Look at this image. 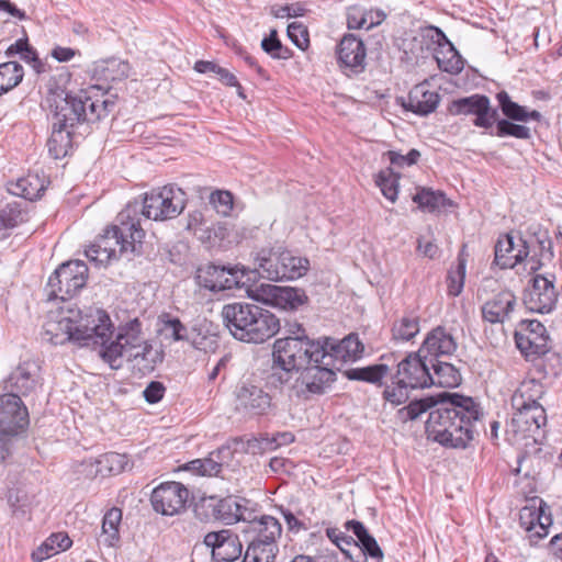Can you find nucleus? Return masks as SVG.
<instances>
[{
  "instance_id": "f257e3e1",
  "label": "nucleus",
  "mask_w": 562,
  "mask_h": 562,
  "mask_svg": "<svg viewBox=\"0 0 562 562\" xmlns=\"http://www.w3.org/2000/svg\"><path fill=\"white\" fill-rule=\"evenodd\" d=\"M480 417V406L472 397L442 393L429 412L426 432L446 448L465 449L474 438V423Z\"/></svg>"
},
{
  "instance_id": "f03ea898",
  "label": "nucleus",
  "mask_w": 562,
  "mask_h": 562,
  "mask_svg": "<svg viewBox=\"0 0 562 562\" xmlns=\"http://www.w3.org/2000/svg\"><path fill=\"white\" fill-rule=\"evenodd\" d=\"M99 356L112 370H119L126 360L134 371L151 373L164 359V353L145 339L138 318L119 325L109 342L100 345Z\"/></svg>"
},
{
  "instance_id": "7ed1b4c3",
  "label": "nucleus",
  "mask_w": 562,
  "mask_h": 562,
  "mask_svg": "<svg viewBox=\"0 0 562 562\" xmlns=\"http://www.w3.org/2000/svg\"><path fill=\"white\" fill-rule=\"evenodd\" d=\"M290 336L279 338L273 344L272 363L267 382L272 387L288 384L294 373L302 371L307 364L321 362L324 350L319 341L308 339L297 323L290 325Z\"/></svg>"
},
{
  "instance_id": "20e7f679",
  "label": "nucleus",
  "mask_w": 562,
  "mask_h": 562,
  "mask_svg": "<svg viewBox=\"0 0 562 562\" xmlns=\"http://www.w3.org/2000/svg\"><path fill=\"white\" fill-rule=\"evenodd\" d=\"M138 211L137 203H128L117 214L116 223L105 228L104 233L85 250L89 261L105 266L122 255L139 251L145 232L140 226Z\"/></svg>"
},
{
  "instance_id": "39448f33",
  "label": "nucleus",
  "mask_w": 562,
  "mask_h": 562,
  "mask_svg": "<svg viewBox=\"0 0 562 562\" xmlns=\"http://www.w3.org/2000/svg\"><path fill=\"white\" fill-rule=\"evenodd\" d=\"M43 329L44 339L55 346L99 347L114 334L111 318H48Z\"/></svg>"
},
{
  "instance_id": "423d86ee",
  "label": "nucleus",
  "mask_w": 562,
  "mask_h": 562,
  "mask_svg": "<svg viewBox=\"0 0 562 562\" xmlns=\"http://www.w3.org/2000/svg\"><path fill=\"white\" fill-rule=\"evenodd\" d=\"M87 279L88 267L83 261L70 260L61 263L47 282V303L50 305L48 313L77 312L79 316H91L74 301L78 291L86 285Z\"/></svg>"
},
{
  "instance_id": "0eeeda50",
  "label": "nucleus",
  "mask_w": 562,
  "mask_h": 562,
  "mask_svg": "<svg viewBox=\"0 0 562 562\" xmlns=\"http://www.w3.org/2000/svg\"><path fill=\"white\" fill-rule=\"evenodd\" d=\"M431 383L428 357L418 350L397 363V370L391 375V382L385 385L382 395L386 402L397 406L408 400L409 390L429 387Z\"/></svg>"
},
{
  "instance_id": "6e6552de",
  "label": "nucleus",
  "mask_w": 562,
  "mask_h": 562,
  "mask_svg": "<svg viewBox=\"0 0 562 562\" xmlns=\"http://www.w3.org/2000/svg\"><path fill=\"white\" fill-rule=\"evenodd\" d=\"M162 331L173 340L189 341L194 348L209 351L217 346V325L209 318H191L189 324H182L179 318H168Z\"/></svg>"
},
{
  "instance_id": "1a4fd4ad",
  "label": "nucleus",
  "mask_w": 562,
  "mask_h": 562,
  "mask_svg": "<svg viewBox=\"0 0 562 562\" xmlns=\"http://www.w3.org/2000/svg\"><path fill=\"white\" fill-rule=\"evenodd\" d=\"M139 212L148 220L166 221L177 217L186 207V192L173 186H165L145 194Z\"/></svg>"
},
{
  "instance_id": "9d476101",
  "label": "nucleus",
  "mask_w": 562,
  "mask_h": 562,
  "mask_svg": "<svg viewBox=\"0 0 562 562\" xmlns=\"http://www.w3.org/2000/svg\"><path fill=\"white\" fill-rule=\"evenodd\" d=\"M224 326L234 338L252 344H261L280 329L279 318H223Z\"/></svg>"
},
{
  "instance_id": "9b49d317",
  "label": "nucleus",
  "mask_w": 562,
  "mask_h": 562,
  "mask_svg": "<svg viewBox=\"0 0 562 562\" xmlns=\"http://www.w3.org/2000/svg\"><path fill=\"white\" fill-rule=\"evenodd\" d=\"M248 271L246 268L226 267L209 263L198 269L196 279L200 285L211 291H223L245 286Z\"/></svg>"
},
{
  "instance_id": "f8f14e48",
  "label": "nucleus",
  "mask_w": 562,
  "mask_h": 562,
  "mask_svg": "<svg viewBox=\"0 0 562 562\" xmlns=\"http://www.w3.org/2000/svg\"><path fill=\"white\" fill-rule=\"evenodd\" d=\"M46 102L54 113V123H57V126L68 128L87 120V101L83 100L81 92L77 95L64 91L54 92L47 97Z\"/></svg>"
},
{
  "instance_id": "ddd939ff",
  "label": "nucleus",
  "mask_w": 562,
  "mask_h": 562,
  "mask_svg": "<svg viewBox=\"0 0 562 562\" xmlns=\"http://www.w3.org/2000/svg\"><path fill=\"white\" fill-rule=\"evenodd\" d=\"M235 411L248 417L263 416L272 408V397L261 386L240 382L234 390Z\"/></svg>"
},
{
  "instance_id": "4468645a",
  "label": "nucleus",
  "mask_w": 562,
  "mask_h": 562,
  "mask_svg": "<svg viewBox=\"0 0 562 562\" xmlns=\"http://www.w3.org/2000/svg\"><path fill=\"white\" fill-rule=\"evenodd\" d=\"M249 292L256 301L281 311L293 312L307 302L305 292L295 288L260 284Z\"/></svg>"
},
{
  "instance_id": "2eb2a0df",
  "label": "nucleus",
  "mask_w": 562,
  "mask_h": 562,
  "mask_svg": "<svg viewBox=\"0 0 562 562\" xmlns=\"http://www.w3.org/2000/svg\"><path fill=\"white\" fill-rule=\"evenodd\" d=\"M29 423L27 408L18 394L0 395V434L12 438L24 431Z\"/></svg>"
},
{
  "instance_id": "dca6fc26",
  "label": "nucleus",
  "mask_w": 562,
  "mask_h": 562,
  "mask_svg": "<svg viewBox=\"0 0 562 562\" xmlns=\"http://www.w3.org/2000/svg\"><path fill=\"white\" fill-rule=\"evenodd\" d=\"M549 341L544 326L537 318H529V374L536 373L529 379L531 383L548 374L546 356L550 351Z\"/></svg>"
},
{
  "instance_id": "f3484780",
  "label": "nucleus",
  "mask_w": 562,
  "mask_h": 562,
  "mask_svg": "<svg viewBox=\"0 0 562 562\" xmlns=\"http://www.w3.org/2000/svg\"><path fill=\"white\" fill-rule=\"evenodd\" d=\"M188 498V488L179 482L171 481L154 488L150 503L156 513L173 516L184 509Z\"/></svg>"
},
{
  "instance_id": "a211bd4d",
  "label": "nucleus",
  "mask_w": 562,
  "mask_h": 562,
  "mask_svg": "<svg viewBox=\"0 0 562 562\" xmlns=\"http://www.w3.org/2000/svg\"><path fill=\"white\" fill-rule=\"evenodd\" d=\"M451 115H475L474 125L488 128L498 120V112L492 109L485 95L472 94L453 100L448 109Z\"/></svg>"
},
{
  "instance_id": "6ab92c4d",
  "label": "nucleus",
  "mask_w": 562,
  "mask_h": 562,
  "mask_svg": "<svg viewBox=\"0 0 562 562\" xmlns=\"http://www.w3.org/2000/svg\"><path fill=\"white\" fill-rule=\"evenodd\" d=\"M322 349L324 350L322 362L339 370V364L360 358L364 347L359 340L358 335L349 334L338 341L333 338H326L325 342L322 345Z\"/></svg>"
},
{
  "instance_id": "aec40b11",
  "label": "nucleus",
  "mask_w": 562,
  "mask_h": 562,
  "mask_svg": "<svg viewBox=\"0 0 562 562\" xmlns=\"http://www.w3.org/2000/svg\"><path fill=\"white\" fill-rule=\"evenodd\" d=\"M203 542L211 548L214 562H233L241 554L243 544L238 536L227 529L206 533Z\"/></svg>"
},
{
  "instance_id": "412c9836",
  "label": "nucleus",
  "mask_w": 562,
  "mask_h": 562,
  "mask_svg": "<svg viewBox=\"0 0 562 562\" xmlns=\"http://www.w3.org/2000/svg\"><path fill=\"white\" fill-rule=\"evenodd\" d=\"M529 289V313L549 314L557 303L558 295L553 280L536 274Z\"/></svg>"
},
{
  "instance_id": "4be33fe9",
  "label": "nucleus",
  "mask_w": 562,
  "mask_h": 562,
  "mask_svg": "<svg viewBox=\"0 0 562 562\" xmlns=\"http://www.w3.org/2000/svg\"><path fill=\"white\" fill-rule=\"evenodd\" d=\"M522 387L524 381L520 382V385L515 390L512 396V407L514 413L506 427L507 440L513 446L522 445L527 438V419L525 416V411L527 409V398L526 392L522 390Z\"/></svg>"
},
{
  "instance_id": "5701e85b",
  "label": "nucleus",
  "mask_w": 562,
  "mask_h": 562,
  "mask_svg": "<svg viewBox=\"0 0 562 562\" xmlns=\"http://www.w3.org/2000/svg\"><path fill=\"white\" fill-rule=\"evenodd\" d=\"M40 386V367L32 361L20 364L4 381L9 393L29 395Z\"/></svg>"
},
{
  "instance_id": "b1692460",
  "label": "nucleus",
  "mask_w": 562,
  "mask_h": 562,
  "mask_svg": "<svg viewBox=\"0 0 562 562\" xmlns=\"http://www.w3.org/2000/svg\"><path fill=\"white\" fill-rule=\"evenodd\" d=\"M346 528L357 537V541L353 540L352 547L359 550V554L353 562H368V558L375 562L383 561L384 553L382 549L361 521L348 520Z\"/></svg>"
},
{
  "instance_id": "393cba45",
  "label": "nucleus",
  "mask_w": 562,
  "mask_h": 562,
  "mask_svg": "<svg viewBox=\"0 0 562 562\" xmlns=\"http://www.w3.org/2000/svg\"><path fill=\"white\" fill-rule=\"evenodd\" d=\"M550 507L538 496L529 497V543L533 544L549 533L552 526Z\"/></svg>"
},
{
  "instance_id": "a878e982",
  "label": "nucleus",
  "mask_w": 562,
  "mask_h": 562,
  "mask_svg": "<svg viewBox=\"0 0 562 562\" xmlns=\"http://www.w3.org/2000/svg\"><path fill=\"white\" fill-rule=\"evenodd\" d=\"M337 56L340 66L350 68L355 72L361 71L366 63V47L363 42L353 34L345 35L337 47Z\"/></svg>"
},
{
  "instance_id": "bb28decb",
  "label": "nucleus",
  "mask_w": 562,
  "mask_h": 562,
  "mask_svg": "<svg viewBox=\"0 0 562 562\" xmlns=\"http://www.w3.org/2000/svg\"><path fill=\"white\" fill-rule=\"evenodd\" d=\"M439 101V93L430 90L428 81L425 80L409 91L407 101L403 103V106L413 113L428 115L437 109Z\"/></svg>"
},
{
  "instance_id": "cd10ccee",
  "label": "nucleus",
  "mask_w": 562,
  "mask_h": 562,
  "mask_svg": "<svg viewBox=\"0 0 562 562\" xmlns=\"http://www.w3.org/2000/svg\"><path fill=\"white\" fill-rule=\"evenodd\" d=\"M281 266V251L273 249H261L255 257V268L247 269V281L255 282L258 278L270 281H281V276L276 277Z\"/></svg>"
},
{
  "instance_id": "c85d7f7f",
  "label": "nucleus",
  "mask_w": 562,
  "mask_h": 562,
  "mask_svg": "<svg viewBox=\"0 0 562 562\" xmlns=\"http://www.w3.org/2000/svg\"><path fill=\"white\" fill-rule=\"evenodd\" d=\"M335 368L324 362L307 364L301 372L300 379L310 393L321 394L335 380Z\"/></svg>"
},
{
  "instance_id": "c756f323",
  "label": "nucleus",
  "mask_w": 562,
  "mask_h": 562,
  "mask_svg": "<svg viewBox=\"0 0 562 562\" xmlns=\"http://www.w3.org/2000/svg\"><path fill=\"white\" fill-rule=\"evenodd\" d=\"M248 541L254 542H277L282 532L281 524L272 516H262L259 519L250 520L241 529Z\"/></svg>"
},
{
  "instance_id": "7c9ffc66",
  "label": "nucleus",
  "mask_w": 562,
  "mask_h": 562,
  "mask_svg": "<svg viewBox=\"0 0 562 562\" xmlns=\"http://www.w3.org/2000/svg\"><path fill=\"white\" fill-rule=\"evenodd\" d=\"M520 241L521 245L515 246L513 234L499 237L495 245V263L502 269L516 267L522 258L527 257V241L522 239Z\"/></svg>"
},
{
  "instance_id": "2f4dec72",
  "label": "nucleus",
  "mask_w": 562,
  "mask_h": 562,
  "mask_svg": "<svg viewBox=\"0 0 562 562\" xmlns=\"http://www.w3.org/2000/svg\"><path fill=\"white\" fill-rule=\"evenodd\" d=\"M457 349V344L450 334H447L441 327L431 330L419 351L423 355L430 356L429 359H438L439 356H449Z\"/></svg>"
},
{
  "instance_id": "473e14b6",
  "label": "nucleus",
  "mask_w": 562,
  "mask_h": 562,
  "mask_svg": "<svg viewBox=\"0 0 562 562\" xmlns=\"http://www.w3.org/2000/svg\"><path fill=\"white\" fill-rule=\"evenodd\" d=\"M428 363L434 370L432 373L430 372L434 381L431 385L457 387L461 383L460 371L453 364L439 359H428Z\"/></svg>"
},
{
  "instance_id": "72a5a7b5",
  "label": "nucleus",
  "mask_w": 562,
  "mask_h": 562,
  "mask_svg": "<svg viewBox=\"0 0 562 562\" xmlns=\"http://www.w3.org/2000/svg\"><path fill=\"white\" fill-rule=\"evenodd\" d=\"M130 72L128 63L119 58H110L95 64L93 75L104 82H113L125 79Z\"/></svg>"
},
{
  "instance_id": "f704fd0d",
  "label": "nucleus",
  "mask_w": 562,
  "mask_h": 562,
  "mask_svg": "<svg viewBox=\"0 0 562 562\" xmlns=\"http://www.w3.org/2000/svg\"><path fill=\"white\" fill-rule=\"evenodd\" d=\"M310 268V261L306 258L293 256L288 250L281 251V266L277 270L276 277L281 276L283 280H295L303 277Z\"/></svg>"
},
{
  "instance_id": "c9c22d12",
  "label": "nucleus",
  "mask_w": 562,
  "mask_h": 562,
  "mask_svg": "<svg viewBox=\"0 0 562 562\" xmlns=\"http://www.w3.org/2000/svg\"><path fill=\"white\" fill-rule=\"evenodd\" d=\"M391 374V369L386 363H375L362 368L349 369L345 372V375L349 380L363 381L374 385L381 386L384 378Z\"/></svg>"
},
{
  "instance_id": "e433bc0d",
  "label": "nucleus",
  "mask_w": 562,
  "mask_h": 562,
  "mask_svg": "<svg viewBox=\"0 0 562 562\" xmlns=\"http://www.w3.org/2000/svg\"><path fill=\"white\" fill-rule=\"evenodd\" d=\"M71 544L72 541L67 533H53L35 551H33L32 559L35 562H42L60 551L69 549Z\"/></svg>"
},
{
  "instance_id": "4c0bfd02",
  "label": "nucleus",
  "mask_w": 562,
  "mask_h": 562,
  "mask_svg": "<svg viewBox=\"0 0 562 562\" xmlns=\"http://www.w3.org/2000/svg\"><path fill=\"white\" fill-rule=\"evenodd\" d=\"M45 188L44 179L40 178L37 175H27L11 184L10 191L15 195L33 201L42 196Z\"/></svg>"
},
{
  "instance_id": "58836bf2",
  "label": "nucleus",
  "mask_w": 562,
  "mask_h": 562,
  "mask_svg": "<svg viewBox=\"0 0 562 562\" xmlns=\"http://www.w3.org/2000/svg\"><path fill=\"white\" fill-rule=\"evenodd\" d=\"M48 153L54 159H60L68 155L71 148V132L53 123L52 134L47 140Z\"/></svg>"
},
{
  "instance_id": "ea45409f",
  "label": "nucleus",
  "mask_w": 562,
  "mask_h": 562,
  "mask_svg": "<svg viewBox=\"0 0 562 562\" xmlns=\"http://www.w3.org/2000/svg\"><path fill=\"white\" fill-rule=\"evenodd\" d=\"M529 432L536 445H542L547 437V414L544 408L536 401H529Z\"/></svg>"
},
{
  "instance_id": "a19ab883",
  "label": "nucleus",
  "mask_w": 562,
  "mask_h": 562,
  "mask_svg": "<svg viewBox=\"0 0 562 562\" xmlns=\"http://www.w3.org/2000/svg\"><path fill=\"white\" fill-rule=\"evenodd\" d=\"M435 58L441 70L452 75L461 72L464 67L461 55L452 44L438 49L435 54Z\"/></svg>"
},
{
  "instance_id": "79ce46f5",
  "label": "nucleus",
  "mask_w": 562,
  "mask_h": 562,
  "mask_svg": "<svg viewBox=\"0 0 562 562\" xmlns=\"http://www.w3.org/2000/svg\"><path fill=\"white\" fill-rule=\"evenodd\" d=\"M25 221H27L26 213L18 203L7 204L0 210V240L9 236L7 233L9 229L19 226Z\"/></svg>"
},
{
  "instance_id": "37998d69",
  "label": "nucleus",
  "mask_w": 562,
  "mask_h": 562,
  "mask_svg": "<svg viewBox=\"0 0 562 562\" xmlns=\"http://www.w3.org/2000/svg\"><path fill=\"white\" fill-rule=\"evenodd\" d=\"M413 201L418 204L420 210L430 213L443 209L449 202L441 191H434L428 188L418 190Z\"/></svg>"
},
{
  "instance_id": "c03bdc74",
  "label": "nucleus",
  "mask_w": 562,
  "mask_h": 562,
  "mask_svg": "<svg viewBox=\"0 0 562 562\" xmlns=\"http://www.w3.org/2000/svg\"><path fill=\"white\" fill-rule=\"evenodd\" d=\"M277 552V542L249 541L243 562H274Z\"/></svg>"
},
{
  "instance_id": "a18cd8bd",
  "label": "nucleus",
  "mask_w": 562,
  "mask_h": 562,
  "mask_svg": "<svg viewBox=\"0 0 562 562\" xmlns=\"http://www.w3.org/2000/svg\"><path fill=\"white\" fill-rule=\"evenodd\" d=\"M214 517L225 524H233L245 520L243 507L233 497L220 499L213 509Z\"/></svg>"
},
{
  "instance_id": "49530a36",
  "label": "nucleus",
  "mask_w": 562,
  "mask_h": 562,
  "mask_svg": "<svg viewBox=\"0 0 562 562\" xmlns=\"http://www.w3.org/2000/svg\"><path fill=\"white\" fill-rule=\"evenodd\" d=\"M515 303V296L510 292H502L484 304L483 316H507L514 311Z\"/></svg>"
},
{
  "instance_id": "de8ad7c7",
  "label": "nucleus",
  "mask_w": 562,
  "mask_h": 562,
  "mask_svg": "<svg viewBox=\"0 0 562 562\" xmlns=\"http://www.w3.org/2000/svg\"><path fill=\"white\" fill-rule=\"evenodd\" d=\"M122 520L121 509L113 507L109 509L102 520V533L103 542L113 547L120 538L119 527Z\"/></svg>"
},
{
  "instance_id": "09e8293b",
  "label": "nucleus",
  "mask_w": 562,
  "mask_h": 562,
  "mask_svg": "<svg viewBox=\"0 0 562 562\" xmlns=\"http://www.w3.org/2000/svg\"><path fill=\"white\" fill-rule=\"evenodd\" d=\"M23 78V68L16 61L0 65V95L16 87Z\"/></svg>"
},
{
  "instance_id": "8fccbe9b",
  "label": "nucleus",
  "mask_w": 562,
  "mask_h": 562,
  "mask_svg": "<svg viewBox=\"0 0 562 562\" xmlns=\"http://www.w3.org/2000/svg\"><path fill=\"white\" fill-rule=\"evenodd\" d=\"M419 330L418 318H395L392 325V338L395 341H411Z\"/></svg>"
},
{
  "instance_id": "3c124183",
  "label": "nucleus",
  "mask_w": 562,
  "mask_h": 562,
  "mask_svg": "<svg viewBox=\"0 0 562 562\" xmlns=\"http://www.w3.org/2000/svg\"><path fill=\"white\" fill-rule=\"evenodd\" d=\"M551 240L546 229H539L532 235L529 234V254L532 252V262L539 263L540 259L536 257H549L551 255Z\"/></svg>"
},
{
  "instance_id": "603ef678",
  "label": "nucleus",
  "mask_w": 562,
  "mask_h": 562,
  "mask_svg": "<svg viewBox=\"0 0 562 562\" xmlns=\"http://www.w3.org/2000/svg\"><path fill=\"white\" fill-rule=\"evenodd\" d=\"M467 259L463 257V250L458 256V263L454 269L448 272V292L450 295L457 296L462 292L465 279Z\"/></svg>"
},
{
  "instance_id": "864d4df0",
  "label": "nucleus",
  "mask_w": 562,
  "mask_h": 562,
  "mask_svg": "<svg viewBox=\"0 0 562 562\" xmlns=\"http://www.w3.org/2000/svg\"><path fill=\"white\" fill-rule=\"evenodd\" d=\"M375 183L387 200L391 202L396 201L398 193V177L391 168L381 170L376 176Z\"/></svg>"
},
{
  "instance_id": "5fc2aeb1",
  "label": "nucleus",
  "mask_w": 562,
  "mask_h": 562,
  "mask_svg": "<svg viewBox=\"0 0 562 562\" xmlns=\"http://www.w3.org/2000/svg\"><path fill=\"white\" fill-rule=\"evenodd\" d=\"M83 100L87 101V120L86 122L98 121L108 115L114 103L109 100L93 99L88 95L87 91H81Z\"/></svg>"
},
{
  "instance_id": "6e6d98bb",
  "label": "nucleus",
  "mask_w": 562,
  "mask_h": 562,
  "mask_svg": "<svg viewBox=\"0 0 562 562\" xmlns=\"http://www.w3.org/2000/svg\"><path fill=\"white\" fill-rule=\"evenodd\" d=\"M99 471H106L109 474H119L127 465V457L117 452H109L101 456L98 460Z\"/></svg>"
},
{
  "instance_id": "4d7b16f0",
  "label": "nucleus",
  "mask_w": 562,
  "mask_h": 562,
  "mask_svg": "<svg viewBox=\"0 0 562 562\" xmlns=\"http://www.w3.org/2000/svg\"><path fill=\"white\" fill-rule=\"evenodd\" d=\"M437 404L434 397H426L418 401L411 402L407 406L400 409V414L402 418L407 420L416 419L420 414L426 411L431 412V409Z\"/></svg>"
},
{
  "instance_id": "13d9d810",
  "label": "nucleus",
  "mask_w": 562,
  "mask_h": 562,
  "mask_svg": "<svg viewBox=\"0 0 562 562\" xmlns=\"http://www.w3.org/2000/svg\"><path fill=\"white\" fill-rule=\"evenodd\" d=\"M210 203L213 205L217 214L228 216L233 211L234 196L229 191L216 190L211 193Z\"/></svg>"
},
{
  "instance_id": "bf43d9fd",
  "label": "nucleus",
  "mask_w": 562,
  "mask_h": 562,
  "mask_svg": "<svg viewBox=\"0 0 562 562\" xmlns=\"http://www.w3.org/2000/svg\"><path fill=\"white\" fill-rule=\"evenodd\" d=\"M496 98L504 115L507 117L516 121H524L527 117L525 109L513 102L505 91L497 93Z\"/></svg>"
},
{
  "instance_id": "052dcab7",
  "label": "nucleus",
  "mask_w": 562,
  "mask_h": 562,
  "mask_svg": "<svg viewBox=\"0 0 562 562\" xmlns=\"http://www.w3.org/2000/svg\"><path fill=\"white\" fill-rule=\"evenodd\" d=\"M228 447H222L221 449L210 453L209 458L202 459V476L217 475L222 469L221 454L229 453Z\"/></svg>"
},
{
  "instance_id": "680f3d73",
  "label": "nucleus",
  "mask_w": 562,
  "mask_h": 562,
  "mask_svg": "<svg viewBox=\"0 0 562 562\" xmlns=\"http://www.w3.org/2000/svg\"><path fill=\"white\" fill-rule=\"evenodd\" d=\"M221 316H265L256 305L232 303L223 306Z\"/></svg>"
},
{
  "instance_id": "e2e57ef3",
  "label": "nucleus",
  "mask_w": 562,
  "mask_h": 562,
  "mask_svg": "<svg viewBox=\"0 0 562 562\" xmlns=\"http://www.w3.org/2000/svg\"><path fill=\"white\" fill-rule=\"evenodd\" d=\"M326 533L327 537L341 550V552L347 558L353 560V557L349 550V548L352 547L353 544V539L351 537L346 536L338 528H328L326 530Z\"/></svg>"
},
{
  "instance_id": "0e129e2a",
  "label": "nucleus",
  "mask_w": 562,
  "mask_h": 562,
  "mask_svg": "<svg viewBox=\"0 0 562 562\" xmlns=\"http://www.w3.org/2000/svg\"><path fill=\"white\" fill-rule=\"evenodd\" d=\"M288 36L301 49H304L308 46V32L302 23H290L288 25Z\"/></svg>"
},
{
  "instance_id": "69168bd1",
  "label": "nucleus",
  "mask_w": 562,
  "mask_h": 562,
  "mask_svg": "<svg viewBox=\"0 0 562 562\" xmlns=\"http://www.w3.org/2000/svg\"><path fill=\"white\" fill-rule=\"evenodd\" d=\"M261 47L272 58L286 59L290 57V50L286 47H283L279 38L265 37L261 41Z\"/></svg>"
},
{
  "instance_id": "338daca9",
  "label": "nucleus",
  "mask_w": 562,
  "mask_h": 562,
  "mask_svg": "<svg viewBox=\"0 0 562 562\" xmlns=\"http://www.w3.org/2000/svg\"><path fill=\"white\" fill-rule=\"evenodd\" d=\"M387 156L393 166L403 168L416 164L420 157V153L417 149H411L407 155H402L397 151L390 150L387 151Z\"/></svg>"
},
{
  "instance_id": "774afa93",
  "label": "nucleus",
  "mask_w": 562,
  "mask_h": 562,
  "mask_svg": "<svg viewBox=\"0 0 562 562\" xmlns=\"http://www.w3.org/2000/svg\"><path fill=\"white\" fill-rule=\"evenodd\" d=\"M497 135H512L518 138H527V127L506 120H501L497 122Z\"/></svg>"
}]
</instances>
